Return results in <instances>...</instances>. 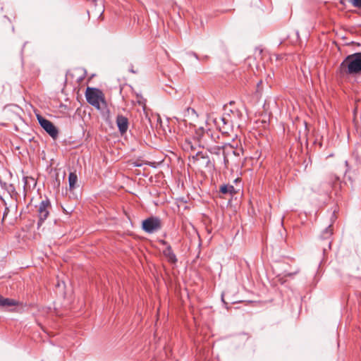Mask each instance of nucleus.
<instances>
[{
    "label": "nucleus",
    "mask_w": 361,
    "mask_h": 361,
    "mask_svg": "<svg viewBox=\"0 0 361 361\" xmlns=\"http://www.w3.org/2000/svg\"><path fill=\"white\" fill-rule=\"evenodd\" d=\"M219 190L223 194H233L235 192L234 187L231 185H221L219 188Z\"/></svg>",
    "instance_id": "obj_12"
},
{
    "label": "nucleus",
    "mask_w": 361,
    "mask_h": 361,
    "mask_svg": "<svg viewBox=\"0 0 361 361\" xmlns=\"http://www.w3.org/2000/svg\"><path fill=\"white\" fill-rule=\"evenodd\" d=\"M50 202L49 200H42L39 203L38 207V225L42 224L44 222V221L48 217L49 214V208L50 207Z\"/></svg>",
    "instance_id": "obj_5"
},
{
    "label": "nucleus",
    "mask_w": 361,
    "mask_h": 361,
    "mask_svg": "<svg viewBox=\"0 0 361 361\" xmlns=\"http://www.w3.org/2000/svg\"><path fill=\"white\" fill-rule=\"evenodd\" d=\"M129 71L133 73H137V71H135L134 69H133V66H131V68L129 69Z\"/></svg>",
    "instance_id": "obj_18"
},
{
    "label": "nucleus",
    "mask_w": 361,
    "mask_h": 361,
    "mask_svg": "<svg viewBox=\"0 0 361 361\" xmlns=\"http://www.w3.org/2000/svg\"><path fill=\"white\" fill-rule=\"evenodd\" d=\"M18 305V302L13 299L5 298L0 295V306L1 307H10V306H16Z\"/></svg>",
    "instance_id": "obj_10"
},
{
    "label": "nucleus",
    "mask_w": 361,
    "mask_h": 361,
    "mask_svg": "<svg viewBox=\"0 0 361 361\" xmlns=\"http://www.w3.org/2000/svg\"><path fill=\"white\" fill-rule=\"evenodd\" d=\"M77 182V175L75 173H70L68 176V184L70 190H73L75 188Z\"/></svg>",
    "instance_id": "obj_11"
},
{
    "label": "nucleus",
    "mask_w": 361,
    "mask_h": 361,
    "mask_svg": "<svg viewBox=\"0 0 361 361\" xmlns=\"http://www.w3.org/2000/svg\"><path fill=\"white\" fill-rule=\"evenodd\" d=\"M295 274H296V272H295V273H289L287 275L290 276H293Z\"/></svg>",
    "instance_id": "obj_19"
},
{
    "label": "nucleus",
    "mask_w": 361,
    "mask_h": 361,
    "mask_svg": "<svg viewBox=\"0 0 361 361\" xmlns=\"http://www.w3.org/2000/svg\"><path fill=\"white\" fill-rule=\"evenodd\" d=\"M116 124L121 134L127 131L128 128V120L126 117L118 115L116 118Z\"/></svg>",
    "instance_id": "obj_8"
},
{
    "label": "nucleus",
    "mask_w": 361,
    "mask_h": 361,
    "mask_svg": "<svg viewBox=\"0 0 361 361\" xmlns=\"http://www.w3.org/2000/svg\"><path fill=\"white\" fill-rule=\"evenodd\" d=\"M341 78L355 76L361 74V52L347 56L337 70Z\"/></svg>",
    "instance_id": "obj_1"
},
{
    "label": "nucleus",
    "mask_w": 361,
    "mask_h": 361,
    "mask_svg": "<svg viewBox=\"0 0 361 361\" xmlns=\"http://www.w3.org/2000/svg\"><path fill=\"white\" fill-rule=\"evenodd\" d=\"M182 148L185 152H195L199 146L197 141L195 138L186 137L183 141Z\"/></svg>",
    "instance_id": "obj_6"
},
{
    "label": "nucleus",
    "mask_w": 361,
    "mask_h": 361,
    "mask_svg": "<svg viewBox=\"0 0 361 361\" xmlns=\"http://www.w3.org/2000/svg\"><path fill=\"white\" fill-rule=\"evenodd\" d=\"M9 212V209L8 207H6L5 208V210H4V219L5 218V216L8 214V213Z\"/></svg>",
    "instance_id": "obj_17"
},
{
    "label": "nucleus",
    "mask_w": 361,
    "mask_h": 361,
    "mask_svg": "<svg viewBox=\"0 0 361 361\" xmlns=\"http://www.w3.org/2000/svg\"><path fill=\"white\" fill-rule=\"evenodd\" d=\"M85 97L87 102L97 109H102L106 106L104 94L99 89L87 87Z\"/></svg>",
    "instance_id": "obj_2"
},
{
    "label": "nucleus",
    "mask_w": 361,
    "mask_h": 361,
    "mask_svg": "<svg viewBox=\"0 0 361 361\" xmlns=\"http://www.w3.org/2000/svg\"><path fill=\"white\" fill-rule=\"evenodd\" d=\"M355 7L361 8V0H348Z\"/></svg>",
    "instance_id": "obj_14"
},
{
    "label": "nucleus",
    "mask_w": 361,
    "mask_h": 361,
    "mask_svg": "<svg viewBox=\"0 0 361 361\" xmlns=\"http://www.w3.org/2000/svg\"><path fill=\"white\" fill-rule=\"evenodd\" d=\"M103 11H104L103 6L101 4L99 8V10H98V14H99L101 16L102 14Z\"/></svg>",
    "instance_id": "obj_16"
},
{
    "label": "nucleus",
    "mask_w": 361,
    "mask_h": 361,
    "mask_svg": "<svg viewBox=\"0 0 361 361\" xmlns=\"http://www.w3.org/2000/svg\"><path fill=\"white\" fill-rule=\"evenodd\" d=\"M161 228L160 220L158 218H148L142 221L143 230L148 233H152L158 231Z\"/></svg>",
    "instance_id": "obj_4"
},
{
    "label": "nucleus",
    "mask_w": 361,
    "mask_h": 361,
    "mask_svg": "<svg viewBox=\"0 0 361 361\" xmlns=\"http://www.w3.org/2000/svg\"><path fill=\"white\" fill-rule=\"evenodd\" d=\"M137 102L139 103L140 105H142V106L145 105L144 99L142 97H140L138 96H137Z\"/></svg>",
    "instance_id": "obj_15"
},
{
    "label": "nucleus",
    "mask_w": 361,
    "mask_h": 361,
    "mask_svg": "<svg viewBox=\"0 0 361 361\" xmlns=\"http://www.w3.org/2000/svg\"><path fill=\"white\" fill-rule=\"evenodd\" d=\"M182 114L185 121H189L190 122L195 121L198 116L195 110L190 107L187 108Z\"/></svg>",
    "instance_id": "obj_9"
},
{
    "label": "nucleus",
    "mask_w": 361,
    "mask_h": 361,
    "mask_svg": "<svg viewBox=\"0 0 361 361\" xmlns=\"http://www.w3.org/2000/svg\"><path fill=\"white\" fill-rule=\"evenodd\" d=\"M37 121L41 127L54 139L59 135V130L49 120L44 118L40 115H37Z\"/></svg>",
    "instance_id": "obj_3"
},
{
    "label": "nucleus",
    "mask_w": 361,
    "mask_h": 361,
    "mask_svg": "<svg viewBox=\"0 0 361 361\" xmlns=\"http://www.w3.org/2000/svg\"><path fill=\"white\" fill-rule=\"evenodd\" d=\"M332 229H331V226L329 225L326 229L325 231H324L323 234H322V236L323 238H327L328 236H330L331 235H332Z\"/></svg>",
    "instance_id": "obj_13"
},
{
    "label": "nucleus",
    "mask_w": 361,
    "mask_h": 361,
    "mask_svg": "<svg viewBox=\"0 0 361 361\" xmlns=\"http://www.w3.org/2000/svg\"><path fill=\"white\" fill-rule=\"evenodd\" d=\"M162 243L166 245V248L163 251L164 255L166 257L168 261L170 263L175 264L177 262V258L176 255L172 250V248L170 245H169L166 241L163 240Z\"/></svg>",
    "instance_id": "obj_7"
}]
</instances>
